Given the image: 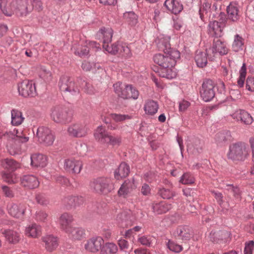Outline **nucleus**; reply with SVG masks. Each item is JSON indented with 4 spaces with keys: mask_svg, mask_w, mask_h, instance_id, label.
Here are the masks:
<instances>
[{
    "mask_svg": "<svg viewBox=\"0 0 254 254\" xmlns=\"http://www.w3.org/2000/svg\"><path fill=\"white\" fill-rule=\"evenodd\" d=\"M114 91L118 95L124 99L136 100L139 96V92L132 85L127 84L123 86L120 82L113 85Z\"/></svg>",
    "mask_w": 254,
    "mask_h": 254,
    "instance_id": "nucleus-7",
    "label": "nucleus"
},
{
    "mask_svg": "<svg viewBox=\"0 0 254 254\" xmlns=\"http://www.w3.org/2000/svg\"><path fill=\"white\" fill-rule=\"evenodd\" d=\"M110 117L116 122H122L132 118V116L128 115L116 113L111 114Z\"/></svg>",
    "mask_w": 254,
    "mask_h": 254,
    "instance_id": "nucleus-50",
    "label": "nucleus"
},
{
    "mask_svg": "<svg viewBox=\"0 0 254 254\" xmlns=\"http://www.w3.org/2000/svg\"><path fill=\"white\" fill-rule=\"evenodd\" d=\"M208 31L209 34L212 37H220L222 33L221 23L216 21L210 22L208 25Z\"/></svg>",
    "mask_w": 254,
    "mask_h": 254,
    "instance_id": "nucleus-29",
    "label": "nucleus"
},
{
    "mask_svg": "<svg viewBox=\"0 0 254 254\" xmlns=\"http://www.w3.org/2000/svg\"><path fill=\"white\" fill-rule=\"evenodd\" d=\"M227 187H228L227 190L228 191L232 193L235 197L237 198H240V190L238 187H234L232 185H227Z\"/></svg>",
    "mask_w": 254,
    "mask_h": 254,
    "instance_id": "nucleus-56",
    "label": "nucleus"
},
{
    "mask_svg": "<svg viewBox=\"0 0 254 254\" xmlns=\"http://www.w3.org/2000/svg\"><path fill=\"white\" fill-rule=\"evenodd\" d=\"M215 84L210 79L203 81L200 90V96L205 102L211 101L215 96Z\"/></svg>",
    "mask_w": 254,
    "mask_h": 254,
    "instance_id": "nucleus-10",
    "label": "nucleus"
},
{
    "mask_svg": "<svg viewBox=\"0 0 254 254\" xmlns=\"http://www.w3.org/2000/svg\"><path fill=\"white\" fill-rule=\"evenodd\" d=\"M48 217V214L43 210H38L35 213V219L37 221L45 222Z\"/></svg>",
    "mask_w": 254,
    "mask_h": 254,
    "instance_id": "nucleus-54",
    "label": "nucleus"
},
{
    "mask_svg": "<svg viewBox=\"0 0 254 254\" xmlns=\"http://www.w3.org/2000/svg\"><path fill=\"white\" fill-rule=\"evenodd\" d=\"M55 140V136L52 132H51L46 137L39 140L40 142L43 143L46 145L49 146L53 144Z\"/></svg>",
    "mask_w": 254,
    "mask_h": 254,
    "instance_id": "nucleus-53",
    "label": "nucleus"
},
{
    "mask_svg": "<svg viewBox=\"0 0 254 254\" xmlns=\"http://www.w3.org/2000/svg\"><path fill=\"white\" fill-rule=\"evenodd\" d=\"M202 143L198 139H195L191 143L188 145V150L190 152L196 154L199 153L202 150Z\"/></svg>",
    "mask_w": 254,
    "mask_h": 254,
    "instance_id": "nucleus-43",
    "label": "nucleus"
},
{
    "mask_svg": "<svg viewBox=\"0 0 254 254\" xmlns=\"http://www.w3.org/2000/svg\"><path fill=\"white\" fill-rule=\"evenodd\" d=\"M64 168L67 172L78 174L82 168V162L74 158L65 159L64 160Z\"/></svg>",
    "mask_w": 254,
    "mask_h": 254,
    "instance_id": "nucleus-14",
    "label": "nucleus"
},
{
    "mask_svg": "<svg viewBox=\"0 0 254 254\" xmlns=\"http://www.w3.org/2000/svg\"><path fill=\"white\" fill-rule=\"evenodd\" d=\"M166 51H164L165 55L161 54H156L153 57L154 62L161 66L162 68H169L174 67L176 64L177 60L180 58V52L176 50L167 48L169 45L166 44L165 45Z\"/></svg>",
    "mask_w": 254,
    "mask_h": 254,
    "instance_id": "nucleus-2",
    "label": "nucleus"
},
{
    "mask_svg": "<svg viewBox=\"0 0 254 254\" xmlns=\"http://www.w3.org/2000/svg\"><path fill=\"white\" fill-rule=\"evenodd\" d=\"M1 166L5 169L14 171L20 167V165L12 159L5 158L1 161Z\"/></svg>",
    "mask_w": 254,
    "mask_h": 254,
    "instance_id": "nucleus-38",
    "label": "nucleus"
},
{
    "mask_svg": "<svg viewBox=\"0 0 254 254\" xmlns=\"http://www.w3.org/2000/svg\"><path fill=\"white\" fill-rule=\"evenodd\" d=\"M173 67L169 68H163L160 69L158 71V73L160 76L165 77L167 79H173L176 77L177 73L173 68Z\"/></svg>",
    "mask_w": 254,
    "mask_h": 254,
    "instance_id": "nucleus-41",
    "label": "nucleus"
},
{
    "mask_svg": "<svg viewBox=\"0 0 254 254\" xmlns=\"http://www.w3.org/2000/svg\"><path fill=\"white\" fill-rule=\"evenodd\" d=\"M59 86L62 92H67L73 96L78 95L80 93L79 87L75 82L66 76H63L61 77Z\"/></svg>",
    "mask_w": 254,
    "mask_h": 254,
    "instance_id": "nucleus-9",
    "label": "nucleus"
},
{
    "mask_svg": "<svg viewBox=\"0 0 254 254\" xmlns=\"http://www.w3.org/2000/svg\"><path fill=\"white\" fill-rule=\"evenodd\" d=\"M37 202L41 205H46L49 202L48 198L44 194H38L36 196Z\"/></svg>",
    "mask_w": 254,
    "mask_h": 254,
    "instance_id": "nucleus-57",
    "label": "nucleus"
},
{
    "mask_svg": "<svg viewBox=\"0 0 254 254\" xmlns=\"http://www.w3.org/2000/svg\"><path fill=\"white\" fill-rule=\"evenodd\" d=\"M230 136V133L228 131L218 132L215 135V142L218 145H223L227 141Z\"/></svg>",
    "mask_w": 254,
    "mask_h": 254,
    "instance_id": "nucleus-42",
    "label": "nucleus"
},
{
    "mask_svg": "<svg viewBox=\"0 0 254 254\" xmlns=\"http://www.w3.org/2000/svg\"><path fill=\"white\" fill-rule=\"evenodd\" d=\"M91 188L99 193L107 194L111 191L113 186L111 180L106 177H99L90 183Z\"/></svg>",
    "mask_w": 254,
    "mask_h": 254,
    "instance_id": "nucleus-8",
    "label": "nucleus"
},
{
    "mask_svg": "<svg viewBox=\"0 0 254 254\" xmlns=\"http://www.w3.org/2000/svg\"><path fill=\"white\" fill-rule=\"evenodd\" d=\"M136 188L134 179L131 178L126 180L121 185L118 190V194L120 196L126 197L133 190Z\"/></svg>",
    "mask_w": 254,
    "mask_h": 254,
    "instance_id": "nucleus-17",
    "label": "nucleus"
},
{
    "mask_svg": "<svg viewBox=\"0 0 254 254\" xmlns=\"http://www.w3.org/2000/svg\"><path fill=\"white\" fill-rule=\"evenodd\" d=\"M152 238L150 236H143L138 239V242L142 245L149 247L152 244Z\"/></svg>",
    "mask_w": 254,
    "mask_h": 254,
    "instance_id": "nucleus-55",
    "label": "nucleus"
},
{
    "mask_svg": "<svg viewBox=\"0 0 254 254\" xmlns=\"http://www.w3.org/2000/svg\"><path fill=\"white\" fill-rule=\"evenodd\" d=\"M152 208L156 214L165 213L172 208V204L165 201L152 203Z\"/></svg>",
    "mask_w": 254,
    "mask_h": 254,
    "instance_id": "nucleus-26",
    "label": "nucleus"
},
{
    "mask_svg": "<svg viewBox=\"0 0 254 254\" xmlns=\"http://www.w3.org/2000/svg\"><path fill=\"white\" fill-rule=\"evenodd\" d=\"M104 243V241L101 237H93L87 241L84 247L88 252L96 253L101 249Z\"/></svg>",
    "mask_w": 254,
    "mask_h": 254,
    "instance_id": "nucleus-16",
    "label": "nucleus"
},
{
    "mask_svg": "<svg viewBox=\"0 0 254 254\" xmlns=\"http://www.w3.org/2000/svg\"><path fill=\"white\" fill-rule=\"evenodd\" d=\"M82 85L84 91L87 94H93L95 93V90L93 87L89 83L83 81Z\"/></svg>",
    "mask_w": 254,
    "mask_h": 254,
    "instance_id": "nucleus-59",
    "label": "nucleus"
},
{
    "mask_svg": "<svg viewBox=\"0 0 254 254\" xmlns=\"http://www.w3.org/2000/svg\"><path fill=\"white\" fill-rule=\"evenodd\" d=\"M51 132H52V130L48 127L43 126L39 127L36 133L38 140L46 137Z\"/></svg>",
    "mask_w": 254,
    "mask_h": 254,
    "instance_id": "nucleus-47",
    "label": "nucleus"
},
{
    "mask_svg": "<svg viewBox=\"0 0 254 254\" xmlns=\"http://www.w3.org/2000/svg\"><path fill=\"white\" fill-rule=\"evenodd\" d=\"M1 177L4 182L9 184H15L18 181V177L14 173L2 172Z\"/></svg>",
    "mask_w": 254,
    "mask_h": 254,
    "instance_id": "nucleus-44",
    "label": "nucleus"
},
{
    "mask_svg": "<svg viewBox=\"0 0 254 254\" xmlns=\"http://www.w3.org/2000/svg\"><path fill=\"white\" fill-rule=\"evenodd\" d=\"M119 47L120 53L123 54L124 56L127 58L131 57V53L130 48L126 43L120 42Z\"/></svg>",
    "mask_w": 254,
    "mask_h": 254,
    "instance_id": "nucleus-51",
    "label": "nucleus"
},
{
    "mask_svg": "<svg viewBox=\"0 0 254 254\" xmlns=\"http://www.w3.org/2000/svg\"><path fill=\"white\" fill-rule=\"evenodd\" d=\"M130 172L129 166L125 163H122L118 168L115 171V178L117 180H120L123 178L127 177Z\"/></svg>",
    "mask_w": 254,
    "mask_h": 254,
    "instance_id": "nucleus-32",
    "label": "nucleus"
},
{
    "mask_svg": "<svg viewBox=\"0 0 254 254\" xmlns=\"http://www.w3.org/2000/svg\"><path fill=\"white\" fill-rule=\"evenodd\" d=\"M167 246L170 251L175 253H178L183 250V247L181 245H178L171 240L168 241Z\"/></svg>",
    "mask_w": 254,
    "mask_h": 254,
    "instance_id": "nucleus-52",
    "label": "nucleus"
},
{
    "mask_svg": "<svg viewBox=\"0 0 254 254\" xmlns=\"http://www.w3.org/2000/svg\"><path fill=\"white\" fill-rule=\"evenodd\" d=\"M87 127L80 123L71 124L67 128L68 135L72 137H83L87 134Z\"/></svg>",
    "mask_w": 254,
    "mask_h": 254,
    "instance_id": "nucleus-12",
    "label": "nucleus"
},
{
    "mask_svg": "<svg viewBox=\"0 0 254 254\" xmlns=\"http://www.w3.org/2000/svg\"><path fill=\"white\" fill-rule=\"evenodd\" d=\"M2 190L3 192L6 197H12L13 196V191L8 187L5 186H2Z\"/></svg>",
    "mask_w": 254,
    "mask_h": 254,
    "instance_id": "nucleus-64",
    "label": "nucleus"
},
{
    "mask_svg": "<svg viewBox=\"0 0 254 254\" xmlns=\"http://www.w3.org/2000/svg\"><path fill=\"white\" fill-rule=\"evenodd\" d=\"M64 202L69 206H78L83 202V198L79 196H68L64 199Z\"/></svg>",
    "mask_w": 254,
    "mask_h": 254,
    "instance_id": "nucleus-40",
    "label": "nucleus"
},
{
    "mask_svg": "<svg viewBox=\"0 0 254 254\" xmlns=\"http://www.w3.org/2000/svg\"><path fill=\"white\" fill-rule=\"evenodd\" d=\"M244 45V39L237 34L234 36L232 45V49L234 52H238L242 51Z\"/></svg>",
    "mask_w": 254,
    "mask_h": 254,
    "instance_id": "nucleus-37",
    "label": "nucleus"
},
{
    "mask_svg": "<svg viewBox=\"0 0 254 254\" xmlns=\"http://www.w3.org/2000/svg\"><path fill=\"white\" fill-rule=\"evenodd\" d=\"M138 213L137 209L122 211L118 214L116 219L123 228L131 226L136 221Z\"/></svg>",
    "mask_w": 254,
    "mask_h": 254,
    "instance_id": "nucleus-6",
    "label": "nucleus"
},
{
    "mask_svg": "<svg viewBox=\"0 0 254 254\" xmlns=\"http://www.w3.org/2000/svg\"><path fill=\"white\" fill-rule=\"evenodd\" d=\"M173 235L178 239L188 241L192 237V234L187 226H180L175 230Z\"/></svg>",
    "mask_w": 254,
    "mask_h": 254,
    "instance_id": "nucleus-18",
    "label": "nucleus"
},
{
    "mask_svg": "<svg viewBox=\"0 0 254 254\" xmlns=\"http://www.w3.org/2000/svg\"><path fill=\"white\" fill-rule=\"evenodd\" d=\"M102 247L100 254H115L118 250L117 246L112 243H107Z\"/></svg>",
    "mask_w": 254,
    "mask_h": 254,
    "instance_id": "nucleus-39",
    "label": "nucleus"
},
{
    "mask_svg": "<svg viewBox=\"0 0 254 254\" xmlns=\"http://www.w3.org/2000/svg\"><path fill=\"white\" fill-rule=\"evenodd\" d=\"M0 9L6 16L14 14L24 16L33 10L30 5L28 6V0H0Z\"/></svg>",
    "mask_w": 254,
    "mask_h": 254,
    "instance_id": "nucleus-1",
    "label": "nucleus"
},
{
    "mask_svg": "<svg viewBox=\"0 0 254 254\" xmlns=\"http://www.w3.org/2000/svg\"><path fill=\"white\" fill-rule=\"evenodd\" d=\"M11 123L13 126H18L21 125L24 120L22 113L17 109H12L11 111Z\"/></svg>",
    "mask_w": 254,
    "mask_h": 254,
    "instance_id": "nucleus-35",
    "label": "nucleus"
},
{
    "mask_svg": "<svg viewBox=\"0 0 254 254\" xmlns=\"http://www.w3.org/2000/svg\"><path fill=\"white\" fill-rule=\"evenodd\" d=\"M50 117L56 123L65 124L72 120V114L67 109L60 105H56L51 108Z\"/></svg>",
    "mask_w": 254,
    "mask_h": 254,
    "instance_id": "nucleus-4",
    "label": "nucleus"
},
{
    "mask_svg": "<svg viewBox=\"0 0 254 254\" xmlns=\"http://www.w3.org/2000/svg\"><path fill=\"white\" fill-rule=\"evenodd\" d=\"M120 42L115 43L110 46L109 43L103 44V47L108 53L112 54H116L119 52Z\"/></svg>",
    "mask_w": 254,
    "mask_h": 254,
    "instance_id": "nucleus-48",
    "label": "nucleus"
},
{
    "mask_svg": "<svg viewBox=\"0 0 254 254\" xmlns=\"http://www.w3.org/2000/svg\"><path fill=\"white\" fill-rule=\"evenodd\" d=\"M209 50L213 54H219L220 55H226L228 52L226 44L218 39L213 40L212 46Z\"/></svg>",
    "mask_w": 254,
    "mask_h": 254,
    "instance_id": "nucleus-20",
    "label": "nucleus"
},
{
    "mask_svg": "<svg viewBox=\"0 0 254 254\" xmlns=\"http://www.w3.org/2000/svg\"><path fill=\"white\" fill-rule=\"evenodd\" d=\"M94 136L95 139L102 144L113 146H118L121 143V138L109 134L104 127L100 126L95 130Z\"/></svg>",
    "mask_w": 254,
    "mask_h": 254,
    "instance_id": "nucleus-3",
    "label": "nucleus"
},
{
    "mask_svg": "<svg viewBox=\"0 0 254 254\" xmlns=\"http://www.w3.org/2000/svg\"><path fill=\"white\" fill-rule=\"evenodd\" d=\"M254 249V241H250L246 243L244 249V254H252L253 251Z\"/></svg>",
    "mask_w": 254,
    "mask_h": 254,
    "instance_id": "nucleus-60",
    "label": "nucleus"
},
{
    "mask_svg": "<svg viewBox=\"0 0 254 254\" xmlns=\"http://www.w3.org/2000/svg\"><path fill=\"white\" fill-rule=\"evenodd\" d=\"M234 119L241 121L245 125H251L253 122V118L247 111L243 110L236 111L233 115Z\"/></svg>",
    "mask_w": 254,
    "mask_h": 254,
    "instance_id": "nucleus-23",
    "label": "nucleus"
},
{
    "mask_svg": "<svg viewBox=\"0 0 254 254\" xmlns=\"http://www.w3.org/2000/svg\"><path fill=\"white\" fill-rule=\"evenodd\" d=\"M1 233L9 243L15 244L18 242L20 240V234L16 231L6 229L2 231Z\"/></svg>",
    "mask_w": 254,
    "mask_h": 254,
    "instance_id": "nucleus-30",
    "label": "nucleus"
},
{
    "mask_svg": "<svg viewBox=\"0 0 254 254\" xmlns=\"http://www.w3.org/2000/svg\"><path fill=\"white\" fill-rule=\"evenodd\" d=\"M21 184L23 186L32 189L38 187L39 182L35 176L25 175L21 179Z\"/></svg>",
    "mask_w": 254,
    "mask_h": 254,
    "instance_id": "nucleus-27",
    "label": "nucleus"
},
{
    "mask_svg": "<svg viewBox=\"0 0 254 254\" xmlns=\"http://www.w3.org/2000/svg\"><path fill=\"white\" fill-rule=\"evenodd\" d=\"M118 245L120 247V249L121 251L126 252L127 250L129 248V243L128 242L125 240V239H120L118 241Z\"/></svg>",
    "mask_w": 254,
    "mask_h": 254,
    "instance_id": "nucleus-62",
    "label": "nucleus"
},
{
    "mask_svg": "<svg viewBox=\"0 0 254 254\" xmlns=\"http://www.w3.org/2000/svg\"><path fill=\"white\" fill-rule=\"evenodd\" d=\"M45 244V248L49 252L54 251L58 246L59 243L57 237L53 235H47L42 238Z\"/></svg>",
    "mask_w": 254,
    "mask_h": 254,
    "instance_id": "nucleus-28",
    "label": "nucleus"
},
{
    "mask_svg": "<svg viewBox=\"0 0 254 254\" xmlns=\"http://www.w3.org/2000/svg\"><path fill=\"white\" fill-rule=\"evenodd\" d=\"M228 17L233 21H237L239 19V9L237 4L235 2H230L227 7Z\"/></svg>",
    "mask_w": 254,
    "mask_h": 254,
    "instance_id": "nucleus-34",
    "label": "nucleus"
},
{
    "mask_svg": "<svg viewBox=\"0 0 254 254\" xmlns=\"http://www.w3.org/2000/svg\"><path fill=\"white\" fill-rule=\"evenodd\" d=\"M24 233L28 237L37 238L41 236L42 228L40 225L36 223H32L25 227Z\"/></svg>",
    "mask_w": 254,
    "mask_h": 254,
    "instance_id": "nucleus-24",
    "label": "nucleus"
},
{
    "mask_svg": "<svg viewBox=\"0 0 254 254\" xmlns=\"http://www.w3.org/2000/svg\"><path fill=\"white\" fill-rule=\"evenodd\" d=\"M19 94L24 97H32L36 95L35 83L33 81L25 80L18 84Z\"/></svg>",
    "mask_w": 254,
    "mask_h": 254,
    "instance_id": "nucleus-11",
    "label": "nucleus"
},
{
    "mask_svg": "<svg viewBox=\"0 0 254 254\" xmlns=\"http://www.w3.org/2000/svg\"><path fill=\"white\" fill-rule=\"evenodd\" d=\"M89 48L86 46H84L74 51V54L76 55H78L80 57L87 56L89 53Z\"/></svg>",
    "mask_w": 254,
    "mask_h": 254,
    "instance_id": "nucleus-61",
    "label": "nucleus"
},
{
    "mask_svg": "<svg viewBox=\"0 0 254 254\" xmlns=\"http://www.w3.org/2000/svg\"><path fill=\"white\" fill-rule=\"evenodd\" d=\"M207 54L206 52L196 51L194 59L198 67H203L206 65L207 64Z\"/></svg>",
    "mask_w": 254,
    "mask_h": 254,
    "instance_id": "nucleus-36",
    "label": "nucleus"
},
{
    "mask_svg": "<svg viewBox=\"0 0 254 254\" xmlns=\"http://www.w3.org/2000/svg\"><path fill=\"white\" fill-rule=\"evenodd\" d=\"M158 194L163 199H170L176 195L175 191L164 188L159 189Z\"/></svg>",
    "mask_w": 254,
    "mask_h": 254,
    "instance_id": "nucleus-45",
    "label": "nucleus"
},
{
    "mask_svg": "<svg viewBox=\"0 0 254 254\" xmlns=\"http://www.w3.org/2000/svg\"><path fill=\"white\" fill-rule=\"evenodd\" d=\"M164 5L175 14H178L183 9V5L175 0H166L164 2Z\"/></svg>",
    "mask_w": 254,
    "mask_h": 254,
    "instance_id": "nucleus-33",
    "label": "nucleus"
},
{
    "mask_svg": "<svg viewBox=\"0 0 254 254\" xmlns=\"http://www.w3.org/2000/svg\"><path fill=\"white\" fill-rule=\"evenodd\" d=\"M195 179L193 175L190 173H186L181 177L180 182L184 185H190L194 183Z\"/></svg>",
    "mask_w": 254,
    "mask_h": 254,
    "instance_id": "nucleus-49",
    "label": "nucleus"
},
{
    "mask_svg": "<svg viewBox=\"0 0 254 254\" xmlns=\"http://www.w3.org/2000/svg\"><path fill=\"white\" fill-rule=\"evenodd\" d=\"M68 238L72 241H81L85 237V230L81 227H72L66 233Z\"/></svg>",
    "mask_w": 254,
    "mask_h": 254,
    "instance_id": "nucleus-21",
    "label": "nucleus"
},
{
    "mask_svg": "<svg viewBox=\"0 0 254 254\" xmlns=\"http://www.w3.org/2000/svg\"><path fill=\"white\" fill-rule=\"evenodd\" d=\"M113 35V30L111 28H101L96 34L98 39H102L103 44L111 42Z\"/></svg>",
    "mask_w": 254,
    "mask_h": 254,
    "instance_id": "nucleus-25",
    "label": "nucleus"
},
{
    "mask_svg": "<svg viewBox=\"0 0 254 254\" xmlns=\"http://www.w3.org/2000/svg\"><path fill=\"white\" fill-rule=\"evenodd\" d=\"M32 5L29 4V0H28V6L30 5L33 9L35 8L37 11H40L42 9V2L41 0H32L31 1Z\"/></svg>",
    "mask_w": 254,
    "mask_h": 254,
    "instance_id": "nucleus-58",
    "label": "nucleus"
},
{
    "mask_svg": "<svg viewBox=\"0 0 254 254\" xmlns=\"http://www.w3.org/2000/svg\"><path fill=\"white\" fill-rule=\"evenodd\" d=\"M248 151L245 143L237 142L229 146L228 158L234 161H244L248 156Z\"/></svg>",
    "mask_w": 254,
    "mask_h": 254,
    "instance_id": "nucleus-5",
    "label": "nucleus"
},
{
    "mask_svg": "<svg viewBox=\"0 0 254 254\" xmlns=\"http://www.w3.org/2000/svg\"><path fill=\"white\" fill-rule=\"evenodd\" d=\"M8 138L14 139L19 143H24L29 140V137L24 132L22 128L14 129L13 131H9Z\"/></svg>",
    "mask_w": 254,
    "mask_h": 254,
    "instance_id": "nucleus-22",
    "label": "nucleus"
},
{
    "mask_svg": "<svg viewBox=\"0 0 254 254\" xmlns=\"http://www.w3.org/2000/svg\"><path fill=\"white\" fill-rule=\"evenodd\" d=\"M74 219L73 216L65 212L61 214L58 219V223L60 229L66 233L73 227L72 223Z\"/></svg>",
    "mask_w": 254,
    "mask_h": 254,
    "instance_id": "nucleus-15",
    "label": "nucleus"
},
{
    "mask_svg": "<svg viewBox=\"0 0 254 254\" xmlns=\"http://www.w3.org/2000/svg\"><path fill=\"white\" fill-rule=\"evenodd\" d=\"M158 108V103L152 100H147L143 107L145 114L150 116L155 115L157 112Z\"/></svg>",
    "mask_w": 254,
    "mask_h": 254,
    "instance_id": "nucleus-31",
    "label": "nucleus"
},
{
    "mask_svg": "<svg viewBox=\"0 0 254 254\" xmlns=\"http://www.w3.org/2000/svg\"><path fill=\"white\" fill-rule=\"evenodd\" d=\"M31 165L35 168L45 167L48 163L46 156L40 153H34L31 155Z\"/></svg>",
    "mask_w": 254,
    "mask_h": 254,
    "instance_id": "nucleus-19",
    "label": "nucleus"
},
{
    "mask_svg": "<svg viewBox=\"0 0 254 254\" xmlns=\"http://www.w3.org/2000/svg\"><path fill=\"white\" fill-rule=\"evenodd\" d=\"M124 17L130 25H134L137 22V16L133 11L125 12Z\"/></svg>",
    "mask_w": 254,
    "mask_h": 254,
    "instance_id": "nucleus-46",
    "label": "nucleus"
},
{
    "mask_svg": "<svg viewBox=\"0 0 254 254\" xmlns=\"http://www.w3.org/2000/svg\"><path fill=\"white\" fill-rule=\"evenodd\" d=\"M246 88L251 92H254V78L248 77L246 80Z\"/></svg>",
    "mask_w": 254,
    "mask_h": 254,
    "instance_id": "nucleus-63",
    "label": "nucleus"
},
{
    "mask_svg": "<svg viewBox=\"0 0 254 254\" xmlns=\"http://www.w3.org/2000/svg\"><path fill=\"white\" fill-rule=\"evenodd\" d=\"M7 210L11 216L21 219L25 214L26 207L23 204L10 202L7 205Z\"/></svg>",
    "mask_w": 254,
    "mask_h": 254,
    "instance_id": "nucleus-13",
    "label": "nucleus"
}]
</instances>
